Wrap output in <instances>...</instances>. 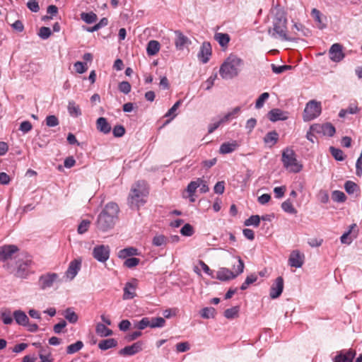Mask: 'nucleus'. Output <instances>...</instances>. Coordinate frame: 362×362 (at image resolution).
<instances>
[{"mask_svg": "<svg viewBox=\"0 0 362 362\" xmlns=\"http://www.w3.org/2000/svg\"><path fill=\"white\" fill-rule=\"evenodd\" d=\"M59 281V275L57 273H47L40 276L39 286L41 289L45 290L52 287L54 283Z\"/></svg>", "mask_w": 362, "mask_h": 362, "instance_id": "nucleus-8", "label": "nucleus"}, {"mask_svg": "<svg viewBox=\"0 0 362 362\" xmlns=\"http://www.w3.org/2000/svg\"><path fill=\"white\" fill-rule=\"evenodd\" d=\"M355 356V350H341L337 353V355L333 358V362H353Z\"/></svg>", "mask_w": 362, "mask_h": 362, "instance_id": "nucleus-10", "label": "nucleus"}, {"mask_svg": "<svg viewBox=\"0 0 362 362\" xmlns=\"http://www.w3.org/2000/svg\"><path fill=\"white\" fill-rule=\"evenodd\" d=\"M267 117L271 122H275L277 121L286 120L288 116L287 112L283 111L279 108H274L269 111Z\"/></svg>", "mask_w": 362, "mask_h": 362, "instance_id": "nucleus-14", "label": "nucleus"}, {"mask_svg": "<svg viewBox=\"0 0 362 362\" xmlns=\"http://www.w3.org/2000/svg\"><path fill=\"white\" fill-rule=\"evenodd\" d=\"M110 252L109 246L100 245L93 248L92 255L98 262H105L110 257Z\"/></svg>", "mask_w": 362, "mask_h": 362, "instance_id": "nucleus-9", "label": "nucleus"}, {"mask_svg": "<svg viewBox=\"0 0 362 362\" xmlns=\"http://www.w3.org/2000/svg\"><path fill=\"white\" fill-rule=\"evenodd\" d=\"M305 255L298 250L291 252L288 258V264L295 268H300L304 263Z\"/></svg>", "mask_w": 362, "mask_h": 362, "instance_id": "nucleus-11", "label": "nucleus"}, {"mask_svg": "<svg viewBox=\"0 0 362 362\" xmlns=\"http://www.w3.org/2000/svg\"><path fill=\"white\" fill-rule=\"evenodd\" d=\"M239 312V307L235 306L224 311V317L227 319H233L238 316Z\"/></svg>", "mask_w": 362, "mask_h": 362, "instance_id": "nucleus-46", "label": "nucleus"}, {"mask_svg": "<svg viewBox=\"0 0 362 362\" xmlns=\"http://www.w3.org/2000/svg\"><path fill=\"white\" fill-rule=\"evenodd\" d=\"M310 130L324 136H333L336 132L335 127L331 123L314 124L310 126Z\"/></svg>", "mask_w": 362, "mask_h": 362, "instance_id": "nucleus-7", "label": "nucleus"}, {"mask_svg": "<svg viewBox=\"0 0 362 362\" xmlns=\"http://www.w3.org/2000/svg\"><path fill=\"white\" fill-rule=\"evenodd\" d=\"M143 343L137 341L131 346H127L119 351V354L121 356H132L142 350Z\"/></svg>", "mask_w": 362, "mask_h": 362, "instance_id": "nucleus-16", "label": "nucleus"}, {"mask_svg": "<svg viewBox=\"0 0 362 362\" xmlns=\"http://www.w3.org/2000/svg\"><path fill=\"white\" fill-rule=\"evenodd\" d=\"M112 134L115 137H122L125 134V128L120 124L116 125L112 129Z\"/></svg>", "mask_w": 362, "mask_h": 362, "instance_id": "nucleus-60", "label": "nucleus"}, {"mask_svg": "<svg viewBox=\"0 0 362 362\" xmlns=\"http://www.w3.org/2000/svg\"><path fill=\"white\" fill-rule=\"evenodd\" d=\"M214 39L221 47L227 46L230 41L229 35L227 33H217L214 35Z\"/></svg>", "mask_w": 362, "mask_h": 362, "instance_id": "nucleus-34", "label": "nucleus"}, {"mask_svg": "<svg viewBox=\"0 0 362 362\" xmlns=\"http://www.w3.org/2000/svg\"><path fill=\"white\" fill-rule=\"evenodd\" d=\"M90 225V221L86 220V219L82 220V221L80 223V224L78 226V229H77L78 233L79 234L85 233L88 230Z\"/></svg>", "mask_w": 362, "mask_h": 362, "instance_id": "nucleus-56", "label": "nucleus"}, {"mask_svg": "<svg viewBox=\"0 0 362 362\" xmlns=\"http://www.w3.org/2000/svg\"><path fill=\"white\" fill-rule=\"evenodd\" d=\"M33 128L32 124L29 121H23L21 123L19 130L23 133H28Z\"/></svg>", "mask_w": 362, "mask_h": 362, "instance_id": "nucleus-64", "label": "nucleus"}, {"mask_svg": "<svg viewBox=\"0 0 362 362\" xmlns=\"http://www.w3.org/2000/svg\"><path fill=\"white\" fill-rule=\"evenodd\" d=\"M329 58L332 61L339 62L344 58L342 45L339 43L333 44L329 50Z\"/></svg>", "mask_w": 362, "mask_h": 362, "instance_id": "nucleus-12", "label": "nucleus"}, {"mask_svg": "<svg viewBox=\"0 0 362 362\" xmlns=\"http://www.w3.org/2000/svg\"><path fill=\"white\" fill-rule=\"evenodd\" d=\"M281 209L286 213L296 214L297 210L293 206L290 199H286L281 204Z\"/></svg>", "mask_w": 362, "mask_h": 362, "instance_id": "nucleus-39", "label": "nucleus"}, {"mask_svg": "<svg viewBox=\"0 0 362 362\" xmlns=\"http://www.w3.org/2000/svg\"><path fill=\"white\" fill-rule=\"evenodd\" d=\"M238 147V144L236 141H233L232 142H225L221 145L219 153L221 154L230 153L235 151Z\"/></svg>", "mask_w": 362, "mask_h": 362, "instance_id": "nucleus-25", "label": "nucleus"}, {"mask_svg": "<svg viewBox=\"0 0 362 362\" xmlns=\"http://www.w3.org/2000/svg\"><path fill=\"white\" fill-rule=\"evenodd\" d=\"M200 180L197 178L194 181H191L187 187V192L189 193V196L192 197L194 194L197 188H199L200 185Z\"/></svg>", "mask_w": 362, "mask_h": 362, "instance_id": "nucleus-44", "label": "nucleus"}, {"mask_svg": "<svg viewBox=\"0 0 362 362\" xmlns=\"http://www.w3.org/2000/svg\"><path fill=\"white\" fill-rule=\"evenodd\" d=\"M284 290V279L281 276L276 279L270 288L269 296L271 298L275 299L281 296Z\"/></svg>", "mask_w": 362, "mask_h": 362, "instance_id": "nucleus-13", "label": "nucleus"}, {"mask_svg": "<svg viewBox=\"0 0 362 362\" xmlns=\"http://www.w3.org/2000/svg\"><path fill=\"white\" fill-rule=\"evenodd\" d=\"M180 233L184 236H192L194 233V228L189 223H186L183 226V227L180 230Z\"/></svg>", "mask_w": 362, "mask_h": 362, "instance_id": "nucleus-55", "label": "nucleus"}, {"mask_svg": "<svg viewBox=\"0 0 362 362\" xmlns=\"http://www.w3.org/2000/svg\"><path fill=\"white\" fill-rule=\"evenodd\" d=\"M182 103V101L181 100H178L177 101L171 108H170L168 110V111L167 112V113L165 115V117H170V116H173L172 117V119L174 118L175 117V112L177 110V109L179 107V106L181 105Z\"/></svg>", "mask_w": 362, "mask_h": 362, "instance_id": "nucleus-62", "label": "nucleus"}, {"mask_svg": "<svg viewBox=\"0 0 362 362\" xmlns=\"http://www.w3.org/2000/svg\"><path fill=\"white\" fill-rule=\"evenodd\" d=\"M148 191L146 187V183L143 180H139L134 183L130 189L128 196V204L132 209H139L146 203V197Z\"/></svg>", "mask_w": 362, "mask_h": 362, "instance_id": "nucleus-3", "label": "nucleus"}, {"mask_svg": "<svg viewBox=\"0 0 362 362\" xmlns=\"http://www.w3.org/2000/svg\"><path fill=\"white\" fill-rule=\"evenodd\" d=\"M167 238L163 235H156L153 239V245L157 247L165 245Z\"/></svg>", "mask_w": 362, "mask_h": 362, "instance_id": "nucleus-52", "label": "nucleus"}, {"mask_svg": "<svg viewBox=\"0 0 362 362\" xmlns=\"http://www.w3.org/2000/svg\"><path fill=\"white\" fill-rule=\"evenodd\" d=\"M286 23L285 12L282 10H277L273 19V27L268 30L269 34L272 37L279 38L283 41H296V38L287 35Z\"/></svg>", "mask_w": 362, "mask_h": 362, "instance_id": "nucleus-2", "label": "nucleus"}, {"mask_svg": "<svg viewBox=\"0 0 362 362\" xmlns=\"http://www.w3.org/2000/svg\"><path fill=\"white\" fill-rule=\"evenodd\" d=\"M281 161L284 167L291 173H299L303 168V165L297 160L294 151L290 148L283 151Z\"/></svg>", "mask_w": 362, "mask_h": 362, "instance_id": "nucleus-5", "label": "nucleus"}, {"mask_svg": "<svg viewBox=\"0 0 362 362\" xmlns=\"http://www.w3.org/2000/svg\"><path fill=\"white\" fill-rule=\"evenodd\" d=\"M216 313V309L213 307H206L200 311V315L204 319L214 318Z\"/></svg>", "mask_w": 362, "mask_h": 362, "instance_id": "nucleus-36", "label": "nucleus"}, {"mask_svg": "<svg viewBox=\"0 0 362 362\" xmlns=\"http://www.w3.org/2000/svg\"><path fill=\"white\" fill-rule=\"evenodd\" d=\"M150 323L151 328H160L165 326V320L163 317H152L150 320Z\"/></svg>", "mask_w": 362, "mask_h": 362, "instance_id": "nucleus-43", "label": "nucleus"}, {"mask_svg": "<svg viewBox=\"0 0 362 362\" xmlns=\"http://www.w3.org/2000/svg\"><path fill=\"white\" fill-rule=\"evenodd\" d=\"M18 247L14 245H7L0 247V261L4 262L11 259L12 255L18 251Z\"/></svg>", "mask_w": 362, "mask_h": 362, "instance_id": "nucleus-15", "label": "nucleus"}, {"mask_svg": "<svg viewBox=\"0 0 362 362\" xmlns=\"http://www.w3.org/2000/svg\"><path fill=\"white\" fill-rule=\"evenodd\" d=\"M138 250L134 247H128L120 250L118 252V257L120 259H127L128 257H132L133 256L139 255Z\"/></svg>", "mask_w": 362, "mask_h": 362, "instance_id": "nucleus-27", "label": "nucleus"}, {"mask_svg": "<svg viewBox=\"0 0 362 362\" xmlns=\"http://www.w3.org/2000/svg\"><path fill=\"white\" fill-rule=\"evenodd\" d=\"M28 8L33 12L37 13L40 10V6L37 0H30L27 3Z\"/></svg>", "mask_w": 362, "mask_h": 362, "instance_id": "nucleus-63", "label": "nucleus"}, {"mask_svg": "<svg viewBox=\"0 0 362 362\" xmlns=\"http://www.w3.org/2000/svg\"><path fill=\"white\" fill-rule=\"evenodd\" d=\"M160 49V43L156 40H151L148 42L146 47L147 54L149 56L156 54Z\"/></svg>", "mask_w": 362, "mask_h": 362, "instance_id": "nucleus-31", "label": "nucleus"}, {"mask_svg": "<svg viewBox=\"0 0 362 362\" xmlns=\"http://www.w3.org/2000/svg\"><path fill=\"white\" fill-rule=\"evenodd\" d=\"M117 341L113 338L101 340L98 344V348L102 351L116 347Z\"/></svg>", "mask_w": 362, "mask_h": 362, "instance_id": "nucleus-28", "label": "nucleus"}, {"mask_svg": "<svg viewBox=\"0 0 362 362\" xmlns=\"http://www.w3.org/2000/svg\"><path fill=\"white\" fill-rule=\"evenodd\" d=\"M322 111L321 103L315 100L309 101L304 109L303 118L305 122L313 120L317 117Z\"/></svg>", "mask_w": 362, "mask_h": 362, "instance_id": "nucleus-6", "label": "nucleus"}, {"mask_svg": "<svg viewBox=\"0 0 362 362\" xmlns=\"http://www.w3.org/2000/svg\"><path fill=\"white\" fill-rule=\"evenodd\" d=\"M31 264L30 259H25V261H19L18 263V268L16 272V276L20 278H26L29 274V267Z\"/></svg>", "mask_w": 362, "mask_h": 362, "instance_id": "nucleus-22", "label": "nucleus"}, {"mask_svg": "<svg viewBox=\"0 0 362 362\" xmlns=\"http://www.w3.org/2000/svg\"><path fill=\"white\" fill-rule=\"evenodd\" d=\"M279 139V134L276 131L268 132L264 137V142L270 146H274Z\"/></svg>", "mask_w": 362, "mask_h": 362, "instance_id": "nucleus-29", "label": "nucleus"}, {"mask_svg": "<svg viewBox=\"0 0 362 362\" xmlns=\"http://www.w3.org/2000/svg\"><path fill=\"white\" fill-rule=\"evenodd\" d=\"M81 18L85 21L86 23L90 24L96 21L97 15L93 12L85 13L83 12L81 13Z\"/></svg>", "mask_w": 362, "mask_h": 362, "instance_id": "nucleus-40", "label": "nucleus"}, {"mask_svg": "<svg viewBox=\"0 0 362 362\" xmlns=\"http://www.w3.org/2000/svg\"><path fill=\"white\" fill-rule=\"evenodd\" d=\"M311 16L314 18L316 26L320 30H323L327 27V17L321 13L317 8H313Z\"/></svg>", "mask_w": 362, "mask_h": 362, "instance_id": "nucleus-20", "label": "nucleus"}, {"mask_svg": "<svg viewBox=\"0 0 362 362\" xmlns=\"http://www.w3.org/2000/svg\"><path fill=\"white\" fill-rule=\"evenodd\" d=\"M147 327H151L150 319L148 317H143L134 325V327L139 330H143Z\"/></svg>", "mask_w": 362, "mask_h": 362, "instance_id": "nucleus-49", "label": "nucleus"}, {"mask_svg": "<svg viewBox=\"0 0 362 362\" xmlns=\"http://www.w3.org/2000/svg\"><path fill=\"white\" fill-rule=\"evenodd\" d=\"M13 318L16 322L21 326H26L29 322V318L25 313V312L17 310H15L13 313Z\"/></svg>", "mask_w": 362, "mask_h": 362, "instance_id": "nucleus-24", "label": "nucleus"}, {"mask_svg": "<svg viewBox=\"0 0 362 362\" xmlns=\"http://www.w3.org/2000/svg\"><path fill=\"white\" fill-rule=\"evenodd\" d=\"M332 199L334 202L342 203L346 200V196L341 191L334 190L332 192Z\"/></svg>", "mask_w": 362, "mask_h": 362, "instance_id": "nucleus-41", "label": "nucleus"}, {"mask_svg": "<svg viewBox=\"0 0 362 362\" xmlns=\"http://www.w3.org/2000/svg\"><path fill=\"white\" fill-rule=\"evenodd\" d=\"M271 67H272V71L276 74H281V73H283L287 70H290L291 69V66H289V65L276 66L274 64H272Z\"/></svg>", "mask_w": 362, "mask_h": 362, "instance_id": "nucleus-53", "label": "nucleus"}, {"mask_svg": "<svg viewBox=\"0 0 362 362\" xmlns=\"http://www.w3.org/2000/svg\"><path fill=\"white\" fill-rule=\"evenodd\" d=\"M211 55V46L209 42H204L202 43L200 51L198 54V57L204 63L206 64L209 60V57Z\"/></svg>", "mask_w": 362, "mask_h": 362, "instance_id": "nucleus-21", "label": "nucleus"}, {"mask_svg": "<svg viewBox=\"0 0 362 362\" xmlns=\"http://www.w3.org/2000/svg\"><path fill=\"white\" fill-rule=\"evenodd\" d=\"M81 261L80 259H74L69 263V267L66 272V276L69 280H72L77 275L81 269Z\"/></svg>", "mask_w": 362, "mask_h": 362, "instance_id": "nucleus-19", "label": "nucleus"}, {"mask_svg": "<svg viewBox=\"0 0 362 362\" xmlns=\"http://www.w3.org/2000/svg\"><path fill=\"white\" fill-rule=\"evenodd\" d=\"M237 277V274H235L231 270L226 267L220 268L216 272V278L222 281H226L233 279Z\"/></svg>", "mask_w": 362, "mask_h": 362, "instance_id": "nucleus-23", "label": "nucleus"}, {"mask_svg": "<svg viewBox=\"0 0 362 362\" xmlns=\"http://www.w3.org/2000/svg\"><path fill=\"white\" fill-rule=\"evenodd\" d=\"M83 346V343L81 341H77L76 342L69 345L66 348V353L68 354H73L80 351Z\"/></svg>", "mask_w": 362, "mask_h": 362, "instance_id": "nucleus-38", "label": "nucleus"}, {"mask_svg": "<svg viewBox=\"0 0 362 362\" xmlns=\"http://www.w3.org/2000/svg\"><path fill=\"white\" fill-rule=\"evenodd\" d=\"M329 151L332 154V156L337 160H339V161H342L344 160L345 158V156H344V152L339 149V148H337L335 147H333V146H331L329 148Z\"/></svg>", "mask_w": 362, "mask_h": 362, "instance_id": "nucleus-42", "label": "nucleus"}, {"mask_svg": "<svg viewBox=\"0 0 362 362\" xmlns=\"http://www.w3.org/2000/svg\"><path fill=\"white\" fill-rule=\"evenodd\" d=\"M118 89L120 92L128 94L131 91L132 86L128 81H122L119 83Z\"/></svg>", "mask_w": 362, "mask_h": 362, "instance_id": "nucleus-58", "label": "nucleus"}, {"mask_svg": "<svg viewBox=\"0 0 362 362\" xmlns=\"http://www.w3.org/2000/svg\"><path fill=\"white\" fill-rule=\"evenodd\" d=\"M74 67L77 73L83 74L88 69L86 63L81 62H76L74 64Z\"/></svg>", "mask_w": 362, "mask_h": 362, "instance_id": "nucleus-61", "label": "nucleus"}, {"mask_svg": "<svg viewBox=\"0 0 362 362\" xmlns=\"http://www.w3.org/2000/svg\"><path fill=\"white\" fill-rule=\"evenodd\" d=\"M119 209L117 204L110 202L107 204L98 216L96 226L99 230L106 232L112 228L117 219Z\"/></svg>", "mask_w": 362, "mask_h": 362, "instance_id": "nucleus-1", "label": "nucleus"}, {"mask_svg": "<svg viewBox=\"0 0 362 362\" xmlns=\"http://www.w3.org/2000/svg\"><path fill=\"white\" fill-rule=\"evenodd\" d=\"M95 332L101 337H106L111 336L113 333L110 329L107 328L103 323L97 324L96 327H95Z\"/></svg>", "mask_w": 362, "mask_h": 362, "instance_id": "nucleus-30", "label": "nucleus"}, {"mask_svg": "<svg viewBox=\"0 0 362 362\" xmlns=\"http://www.w3.org/2000/svg\"><path fill=\"white\" fill-rule=\"evenodd\" d=\"M59 123V119L55 115H49L46 117V125L49 127H56Z\"/></svg>", "mask_w": 362, "mask_h": 362, "instance_id": "nucleus-59", "label": "nucleus"}, {"mask_svg": "<svg viewBox=\"0 0 362 362\" xmlns=\"http://www.w3.org/2000/svg\"><path fill=\"white\" fill-rule=\"evenodd\" d=\"M269 98V94L267 92L262 93L257 99L255 103V107L260 109L264 106L265 101Z\"/></svg>", "mask_w": 362, "mask_h": 362, "instance_id": "nucleus-48", "label": "nucleus"}, {"mask_svg": "<svg viewBox=\"0 0 362 362\" xmlns=\"http://www.w3.org/2000/svg\"><path fill=\"white\" fill-rule=\"evenodd\" d=\"M243 60L235 55L230 54L221 64L219 74L223 79H231L238 75Z\"/></svg>", "mask_w": 362, "mask_h": 362, "instance_id": "nucleus-4", "label": "nucleus"}, {"mask_svg": "<svg viewBox=\"0 0 362 362\" xmlns=\"http://www.w3.org/2000/svg\"><path fill=\"white\" fill-rule=\"evenodd\" d=\"M51 35L52 32L50 28L45 26L41 27L38 33L39 37L43 40L49 38Z\"/></svg>", "mask_w": 362, "mask_h": 362, "instance_id": "nucleus-57", "label": "nucleus"}, {"mask_svg": "<svg viewBox=\"0 0 362 362\" xmlns=\"http://www.w3.org/2000/svg\"><path fill=\"white\" fill-rule=\"evenodd\" d=\"M357 226L356 223H353L349 226L348 231L345 232L340 238L341 243L343 244L349 245L352 240L357 236V230L356 228Z\"/></svg>", "mask_w": 362, "mask_h": 362, "instance_id": "nucleus-17", "label": "nucleus"}, {"mask_svg": "<svg viewBox=\"0 0 362 362\" xmlns=\"http://www.w3.org/2000/svg\"><path fill=\"white\" fill-rule=\"evenodd\" d=\"M344 189L349 194H352L357 190L358 185L354 182L348 180L344 184Z\"/></svg>", "mask_w": 362, "mask_h": 362, "instance_id": "nucleus-50", "label": "nucleus"}, {"mask_svg": "<svg viewBox=\"0 0 362 362\" xmlns=\"http://www.w3.org/2000/svg\"><path fill=\"white\" fill-rule=\"evenodd\" d=\"M68 112L71 116L77 117L81 115V111L78 105L73 100L69 101L68 104Z\"/></svg>", "mask_w": 362, "mask_h": 362, "instance_id": "nucleus-35", "label": "nucleus"}, {"mask_svg": "<svg viewBox=\"0 0 362 362\" xmlns=\"http://www.w3.org/2000/svg\"><path fill=\"white\" fill-rule=\"evenodd\" d=\"M257 280V276L256 274H251L247 276L245 279V281L240 286V289L244 291L247 288L248 286Z\"/></svg>", "mask_w": 362, "mask_h": 362, "instance_id": "nucleus-51", "label": "nucleus"}, {"mask_svg": "<svg viewBox=\"0 0 362 362\" xmlns=\"http://www.w3.org/2000/svg\"><path fill=\"white\" fill-rule=\"evenodd\" d=\"M96 126L98 131L107 134L111 131V126L105 117H99L96 121Z\"/></svg>", "mask_w": 362, "mask_h": 362, "instance_id": "nucleus-26", "label": "nucleus"}, {"mask_svg": "<svg viewBox=\"0 0 362 362\" xmlns=\"http://www.w3.org/2000/svg\"><path fill=\"white\" fill-rule=\"evenodd\" d=\"M137 280L136 279H133L131 281L127 282L124 288V294L123 298L124 300L127 299H132L136 296L135 290L137 286Z\"/></svg>", "mask_w": 362, "mask_h": 362, "instance_id": "nucleus-18", "label": "nucleus"}, {"mask_svg": "<svg viewBox=\"0 0 362 362\" xmlns=\"http://www.w3.org/2000/svg\"><path fill=\"white\" fill-rule=\"evenodd\" d=\"M140 262V259L136 257H129L127 258L124 262V266L127 268H133L137 266Z\"/></svg>", "mask_w": 362, "mask_h": 362, "instance_id": "nucleus-54", "label": "nucleus"}, {"mask_svg": "<svg viewBox=\"0 0 362 362\" xmlns=\"http://www.w3.org/2000/svg\"><path fill=\"white\" fill-rule=\"evenodd\" d=\"M176 40H175V46L179 49H182L185 45L188 42V38L185 36L181 32L176 31Z\"/></svg>", "mask_w": 362, "mask_h": 362, "instance_id": "nucleus-32", "label": "nucleus"}, {"mask_svg": "<svg viewBox=\"0 0 362 362\" xmlns=\"http://www.w3.org/2000/svg\"><path fill=\"white\" fill-rule=\"evenodd\" d=\"M13 317L9 309H4L0 313V318L4 325H11L13 321Z\"/></svg>", "mask_w": 362, "mask_h": 362, "instance_id": "nucleus-33", "label": "nucleus"}, {"mask_svg": "<svg viewBox=\"0 0 362 362\" xmlns=\"http://www.w3.org/2000/svg\"><path fill=\"white\" fill-rule=\"evenodd\" d=\"M240 107H236L232 110V111L228 112L221 119L223 123L228 122L233 118H235L236 115L240 112Z\"/></svg>", "mask_w": 362, "mask_h": 362, "instance_id": "nucleus-45", "label": "nucleus"}, {"mask_svg": "<svg viewBox=\"0 0 362 362\" xmlns=\"http://www.w3.org/2000/svg\"><path fill=\"white\" fill-rule=\"evenodd\" d=\"M64 317L70 323H72V324L76 323L78 319L77 314L74 311H73L71 308H68L65 310Z\"/></svg>", "mask_w": 362, "mask_h": 362, "instance_id": "nucleus-37", "label": "nucleus"}, {"mask_svg": "<svg viewBox=\"0 0 362 362\" xmlns=\"http://www.w3.org/2000/svg\"><path fill=\"white\" fill-rule=\"evenodd\" d=\"M260 222V216L258 215H252L247 219L245 221V226H254L255 227H257L259 225Z\"/></svg>", "mask_w": 362, "mask_h": 362, "instance_id": "nucleus-47", "label": "nucleus"}]
</instances>
